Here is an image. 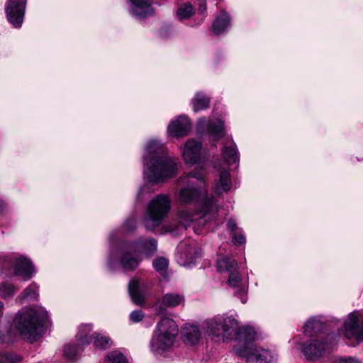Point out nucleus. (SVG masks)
<instances>
[{
	"instance_id": "obj_11",
	"label": "nucleus",
	"mask_w": 363,
	"mask_h": 363,
	"mask_svg": "<svg viewBox=\"0 0 363 363\" xmlns=\"http://www.w3.org/2000/svg\"><path fill=\"white\" fill-rule=\"evenodd\" d=\"M26 0H7L5 6V12L7 19L15 28H20L22 25Z\"/></svg>"
},
{
	"instance_id": "obj_1",
	"label": "nucleus",
	"mask_w": 363,
	"mask_h": 363,
	"mask_svg": "<svg viewBox=\"0 0 363 363\" xmlns=\"http://www.w3.org/2000/svg\"><path fill=\"white\" fill-rule=\"evenodd\" d=\"M143 161L144 177L150 183H163L166 179L176 175L177 161L168 155L164 145L157 140L147 142Z\"/></svg>"
},
{
	"instance_id": "obj_36",
	"label": "nucleus",
	"mask_w": 363,
	"mask_h": 363,
	"mask_svg": "<svg viewBox=\"0 0 363 363\" xmlns=\"http://www.w3.org/2000/svg\"><path fill=\"white\" fill-rule=\"evenodd\" d=\"M78 349L75 345L67 344L64 347V356L68 359H73L77 353Z\"/></svg>"
},
{
	"instance_id": "obj_23",
	"label": "nucleus",
	"mask_w": 363,
	"mask_h": 363,
	"mask_svg": "<svg viewBox=\"0 0 363 363\" xmlns=\"http://www.w3.org/2000/svg\"><path fill=\"white\" fill-rule=\"evenodd\" d=\"M177 250L181 257L185 258L188 262H192L199 256V253L196 244L194 241L181 242L177 247Z\"/></svg>"
},
{
	"instance_id": "obj_31",
	"label": "nucleus",
	"mask_w": 363,
	"mask_h": 363,
	"mask_svg": "<svg viewBox=\"0 0 363 363\" xmlns=\"http://www.w3.org/2000/svg\"><path fill=\"white\" fill-rule=\"evenodd\" d=\"M37 286L33 284L28 286L21 294L19 295L18 298L21 302L25 299L34 300L37 298Z\"/></svg>"
},
{
	"instance_id": "obj_2",
	"label": "nucleus",
	"mask_w": 363,
	"mask_h": 363,
	"mask_svg": "<svg viewBox=\"0 0 363 363\" xmlns=\"http://www.w3.org/2000/svg\"><path fill=\"white\" fill-rule=\"evenodd\" d=\"M303 333L309 339L301 344L297 339L292 340L293 349L301 350L307 359L315 361L333 348L335 336L323 332V323L318 318H311L305 323Z\"/></svg>"
},
{
	"instance_id": "obj_37",
	"label": "nucleus",
	"mask_w": 363,
	"mask_h": 363,
	"mask_svg": "<svg viewBox=\"0 0 363 363\" xmlns=\"http://www.w3.org/2000/svg\"><path fill=\"white\" fill-rule=\"evenodd\" d=\"M168 260L164 257H158L153 262V267L157 272L162 273L167 267Z\"/></svg>"
},
{
	"instance_id": "obj_45",
	"label": "nucleus",
	"mask_w": 363,
	"mask_h": 363,
	"mask_svg": "<svg viewBox=\"0 0 363 363\" xmlns=\"http://www.w3.org/2000/svg\"><path fill=\"white\" fill-rule=\"evenodd\" d=\"M108 265L111 267V268H113L114 267V264H113V258L111 256L109 257L108 258Z\"/></svg>"
},
{
	"instance_id": "obj_5",
	"label": "nucleus",
	"mask_w": 363,
	"mask_h": 363,
	"mask_svg": "<svg viewBox=\"0 0 363 363\" xmlns=\"http://www.w3.org/2000/svg\"><path fill=\"white\" fill-rule=\"evenodd\" d=\"M179 329L173 319L164 318L157 325L151 342V350L156 354H162L173 346Z\"/></svg>"
},
{
	"instance_id": "obj_22",
	"label": "nucleus",
	"mask_w": 363,
	"mask_h": 363,
	"mask_svg": "<svg viewBox=\"0 0 363 363\" xmlns=\"http://www.w3.org/2000/svg\"><path fill=\"white\" fill-rule=\"evenodd\" d=\"M182 335L184 342L187 345H194L199 342L201 338V331L198 326L185 324L182 328Z\"/></svg>"
},
{
	"instance_id": "obj_21",
	"label": "nucleus",
	"mask_w": 363,
	"mask_h": 363,
	"mask_svg": "<svg viewBox=\"0 0 363 363\" xmlns=\"http://www.w3.org/2000/svg\"><path fill=\"white\" fill-rule=\"evenodd\" d=\"M128 249L134 250L139 255L145 253L150 255L157 249V242L153 238H140L134 242H129Z\"/></svg>"
},
{
	"instance_id": "obj_40",
	"label": "nucleus",
	"mask_w": 363,
	"mask_h": 363,
	"mask_svg": "<svg viewBox=\"0 0 363 363\" xmlns=\"http://www.w3.org/2000/svg\"><path fill=\"white\" fill-rule=\"evenodd\" d=\"M232 236L235 244L242 245L245 242V238L243 235L242 230L240 229L238 230V231L234 232Z\"/></svg>"
},
{
	"instance_id": "obj_16",
	"label": "nucleus",
	"mask_w": 363,
	"mask_h": 363,
	"mask_svg": "<svg viewBox=\"0 0 363 363\" xmlns=\"http://www.w3.org/2000/svg\"><path fill=\"white\" fill-rule=\"evenodd\" d=\"M191 129L189 119L185 116H180L169 123L167 133L170 136L179 138L187 135Z\"/></svg>"
},
{
	"instance_id": "obj_33",
	"label": "nucleus",
	"mask_w": 363,
	"mask_h": 363,
	"mask_svg": "<svg viewBox=\"0 0 363 363\" xmlns=\"http://www.w3.org/2000/svg\"><path fill=\"white\" fill-rule=\"evenodd\" d=\"M177 16L180 20L189 18L193 13V8L190 4H185L177 10Z\"/></svg>"
},
{
	"instance_id": "obj_39",
	"label": "nucleus",
	"mask_w": 363,
	"mask_h": 363,
	"mask_svg": "<svg viewBox=\"0 0 363 363\" xmlns=\"http://www.w3.org/2000/svg\"><path fill=\"white\" fill-rule=\"evenodd\" d=\"M144 313L141 310H135L130 313L129 318L133 323H138L144 318Z\"/></svg>"
},
{
	"instance_id": "obj_8",
	"label": "nucleus",
	"mask_w": 363,
	"mask_h": 363,
	"mask_svg": "<svg viewBox=\"0 0 363 363\" xmlns=\"http://www.w3.org/2000/svg\"><path fill=\"white\" fill-rule=\"evenodd\" d=\"M204 174L202 172H190L187 177L189 179L187 184L182 188L179 192L178 201L181 204H189L201 199V207L205 199L212 198L216 202V200L213 196H207V190L201 186H196L195 184L191 179H195L201 183L203 182Z\"/></svg>"
},
{
	"instance_id": "obj_30",
	"label": "nucleus",
	"mask_w": 363,
	"mask_h": 363,
	"mask_svg": "<svg viewBox=\"0 0 363 363\" xmlns=\"http://www.w3.org/2000/svg\"><path fill=\"white\" fill-rule=\"evenodd\" d=\"M229 24V17L225 13H222L216 18L213 24V30L216 35L223 33Z\"/></svg>"
},
{
	"instance_id": "obj_27",
	"label": "nucleus",
	"mask_w": 363,
	"mask_h": 363,
	"mask_svg": "<svg viewBox=\"0 0 363 363\" xmlns=\"http://www.w3.org/2000/svg\"><path fill=\"white\" fill-rule=\"evenodd\" d=\"M184 301L182 295L176 293H167L162 298L161 305L167 308H174Z\"/></svg>"
},
{
	"instance_id": "obj_13",
	"label": "nucleus",
	"mask_w": 363,
	"mask_h": 363,
	"mask_svg": "<svg viewBox=\"0 0 363 363\" xmlns=\"http://www.w3.org/2000/svg\"><path fill=\"white\" fill-rule=\"evenodd\" d=\"M150 284L142 279L134 278L128 284V292L132 301L137 305L145 303V295Z\"/></svg>"
},
{
	"instance_id": "obj_29",
	"label": "nucleus",
	"mask_w": 363,
	"mask_h": 363,
	"mask_svg": "<svg viewBox=\"0 0 363 363\" xmlns=\"http://www.w3.org/2000/svg\"><path fill=\"white\" fill-rule=\"evenodd\" d=\"M222 155L228 164L235 163L239 159L238 150L234 143L229 146H224L222 150Z\"/></svg>"
},
{
	"instance_id": "obj_47",
	"label": "nucleus",
	"mask_w": 363,
	"mask_h": 363,
	"mask_svg": "<svg viewBox=\"0 0 363 363\" xmlns=\"http://www.w3.org/2000/svg\"><path fill=\"white\" fill-rule=\"evenodd\" d=\"M5 207L4 203L0 200V212H1Z\"/></svg>"
},
{
	"instance_id": "obj_12",
	"label": "nucleus",
	"mask_w": 363,
	"mask_h": 363,
	"mask_svg": "<svg viewBox=\"0 0 363 363\" xmlns=\"http://www.w3.org/2000/svg\"><path fill=\"white\" fill-rule=\"evenodd\" d=\"M129 242L123 243L119 249V264L125 272L133 271L135 269L141 259L139 254L134 250L128 249Z\"/></svg>"
},
{
	"instance_id": "obj_38",
	"label": "nucleus",
	"mask_w": 363,
	"mask_h": 363,
	"mask_svg": "<svg viewBox=\"0 0 363 363\" xmlns=\"http://www.w3.org/2000/svg\"><path fill=\"white\" fill-rule=\"evenodd\" d=\"M136 228V220L134 218H128L123 225V230L125 233H130Z\"/></svg>"
},
{
	"instance_id": "obj_28",
	"label": "nucleus",
	"mask_w": 363,
	"mask_h": 363,
	"mask_svg": "<svg viewBox=\"0 0 363 363\" xmlns=\"http://www.w3.org/2000/svg\"><path fill=\"white\" fill-rule=\"evenodd\" d=\"M209 98L201 92L196 93L191 100L193 110L195 112L208 108L209 107Z\"/></svg>"
},
{
	"instance_id": "obj_10",
	"label": "nucleus",
	"mask_w": 363,
	"mask_h": 363,
	"mask_svg": "<svg viewBox=\"0 0 363 363\" xmlns=\"http://www.w3.org/2000/svg\"><path fill=\"white\" fill-rule=\"evenodd\" d=\"M345 336L350 339L354 338L357 341H363V316L353 312L349 314L343 323Z\"/></svg>"
},
{
	"instance_id": "obj_34",
	"label": "nucleus",
	"mask_w": 363,
	"mask_h": 363,
	"mask_svg": "<svg viewBox=\"0 0 363 363\" xmlns=\"http://www.w3.org/2000/svg\"><path fill=\"white\" fill-rule=\"evenodd\" d=\"M16 291V289L11 284L3 283L0 285V296L4 298L13 296Z\"/></svg>"
},
{
	"instance_id": "obj_20",
	"label": "nucleus",
	"mask_w": 363,
	"mask_h": 363,
	"mask_svg": "<svg viewBox=\"0 0 363 363\" xmlns=\"http://www.w3.org/2000/svg\"><path fill=\"white\" fill-rule=\"evenodd\" d=\"M13 267L15 274L21 277L24 280H28L33 273V267L30 262L23 256L15 259Z\"/></svg>"
},
{
	"instance_id": "obj_42",
	"label": "nucleus",
	"mask_w": 363,
	"mask_h": 363,
	"mask_svg": "<svg viewBox=\"0 0 363 363\" xmlns=\"http://www.w3.org/2000/svg\"><path fill=\"white\" fill-rule=\"evenodd\" d=\"M199 4L198 11L199 14L203 15L206 11V0H197Z\"/></svg>"
},
{
	"instance_id": "obj_32",
	"label": "nucleus",
	"mask_w": 363,
	"mask_h": 363,
	"mask_svg": "<svg viewBox=\"0 0 363 363\" xmlns=\"http://www.w3.org/2000/svg\"><path fill=\"white\" fill-rule=\"evenodd\" d=\"M104 363H128L126 357L120 352L113 351L110 352Z\"/></svg>"
},
{
	"instance_id": "obj_19",
	"label": "nucleus",
	"mask_w": 363,
	"mask_h": 363,
	"mask_svg": "<svg viewBox=\"0 0 363 363\" xmlns=\"http://www.w3.org/2000/svg\"><path fill=\"white\" fill-rule=\"evenodd\" d=\"M233 333L235 335H231L229 340H238L242 343H247L255 340L257 338V333L254 328L249 326L239 327L238 323L236 321V327Z\"/></svg>"
},
{
	"instance_id": "obj_4",
	"label": "nucleus",
	"mask_w": 363,
	"mask_h": 363,
	"mask_svg": "<svg viewBox=\"0 0 363 363\" xmlns=\"http://www.w3.org/2000/svg\"><path fill=\"white\" fill-rule=\"evenodd\" d=\"M218 206L212 198H206L202 203V206L199 212L192 213L188 209L179 210L177 213L179 224L176 221L165 225L162 227V234L171 233L173 236H177L180 231L186 229L195 221H199V224L204 225L205 218H211L218 211Z\"/></svg>"
},
{
	"instance_id": "obj_43",
	"label": "nucleus",
	"mask_w": 363,
	"mask_h": 363,
	"mask_svg": "<svg viewBox=\"0 0 363 363\" xmlns=\"http://www.w3.org/2000/svg\"><path fill=\"white\" fill-rule=\"evenodd\" d=\"M340 363H360V362L355 358H342L340 360Z\"/></svg>"
},
{
	"instance_id": "obj_17",
	"label": "nucleus",
	"mask_w": 363,
	"mask_h": 363,
	"mask_svg": "<svg viewBox=\"0 0 363 363\" xmlns=\"http://www.w3.org/2000/svg\"><path fill=\"white\" fill-rule=\"evenodd\" d=\"M198 130L200 133L206 131L214 135L218 140L223 133V123L219 119L207 120L205 118H200L198 121Z\"/></svg>"
},
{
	"instance_id": "obj_48",
	"label": "nucleus",
	"mask_w": 363,
	"mask_h": 363,
	"mask_svg": "<svg viewBox=\"0 0 363 363\" xmlns=\"http://www.w3.org/2000/svg\"><path fill=\"white\" fill-rule=\"evenodd\" d=\"M3 307H4V304L1 301H0V318L1 317L2 315V309H3Z\"/></svg>"
},
{
	"instance_id": "obj_6",
	"label": "nucleus",
	"mask_w": 363,
	"mask_h": 363,
	"mask_svg": "<svg viewBox=\"0 0 363 363\" xmlns=\"http://www.w3.org/2000/svg\"><path fill=\"white\" fill-rule=\"evenodd\" d=\"M171 209V201L165 194L157 195L148 204L144 218L147 230H153L160 226Z\"/></svg>"
},
{
	"instance_id": "obj_26",
	"label": "nucleus",
	"mask_w": 363,
	"mask_h": 363,
	"mask_svg": "<svg viewBox=\"0 0 363 363\" xmlns=\"http://www.w3.org/2000/svg\"><path fill=\"white\" fill-rule=\"evenodd\" d=\"M216 267L219 272L230 274L236 271L238 263L235 259L225 257L218 259Z\"/></svg>"
},
{
	"instance_id": "obj_9",
	"label": "nucleus",
	"mask_w": 363,
	"mask_h": 363,
	"mask_svg": "<svg viewBox=\"0 0 363 363\" xmlns=\"http://www.w3.org/2000/svg\"><path fill=\"white\" fill-rule=\"evenodd\" d=\"M93 327L91 324L83 325L79 328L77 337L80 345L85 346L93 343L96 348L100 350H105L111 346L112 341L107 336L97 333L89 335Z\"/></svg>"
},
{
	"instance_id": "obj_18",
	"label": "nucleus",
	"mask_w": 363,
	"mask_h": 363,
	"mask_svg": "<svg viewBox=\"0 0 363 363\" xmlns=\"http://www.w3.org/2000/svg\"><path fill=\"white\" fill-rule=\"evenodd\" d=\"M201 151V143L193 139L187 140L182 152L184 161L186 163H196L200 158Z\"/></svg>"
},
{
	"instance_id": "obj_7",
	"label": "nucleus",
	"mask_w": 363,
	"mask_h": 363,
	"mask_svg": "<svg viewBox=\"0 0 363 363\" xmlns=\"http://www.w3.org/2000/svg\"><path fill=\"white\" fill-rule=\"evenodd\" d=\"M236 327V320L228 316L216 315L206 319L201 325L203 330L218 340H229Z\"/></svg>"
},
{
	"instance_id": "obj_15",
	"label": "nucleus",
	"mask_w": 363,
	"mask_h": 363,
	"mask_svg": "<svg viewBox=\"0 0 363 363\" xmlns=\"http://www.w3.org/2000/svg\"><path fill=\"white\" fill-rule=\"evenodd\" d=\"M130 13L139 19H144L154 14L152 0H128Z\"/></svg>"
},
{
	"instance_id": "obj_35",
	"label": "nucleus",
	"mask_w": 363,
	"mask_h": 363,
	"mask_svg": "<svg viewBox=\"0 0 363 363\" xmlns=\"http://www.w3.org/2000/svg\"><path fill=\"white\" fill-rule=\"evenodd\" d=\"M21 361L19 356L13 353L0 354V363H18Z\"/></svg>"
},
{
	"instance_id": "obj_46",
	"label": "nucleus",
	"mask_w": 363,
	"mask_h": 363,
	"mask_svg": "<svg viewBox=\"0 0 363 363\" xmlns=\"http://www.w3.org/2000/svg\"><path fill=\"white\" fill-rule=\"evenodd\" d=\"M0 340H1L2 342H6V343H9L10 342V339L7 337H0Z\"/></svg>"
},
{
	"instance_id": "obj_44",
	"label": "nucleus",
	"mask_w": 363,
	"mask_h": 363,
	"mask_svg": "<svg viewBox=\"0 0 363 363\" xmlns=\"http://www.w3.org/2000/svg\"><path fill=\"white\" fill-rule=\"evenodd\" d=\"M147 186H143V187L140 189V191H139V192H138V197H139V196H140V195H141L143 192L147 191Z\"/></svg>"
},
{
	"instance_id": "obj_3",
	"label": "nucleus",
	"mask_w": 363,
	"mask_h": 363,
	"mask_svg": "<svg viewBox=\"0 0 363 363\" xmlns=\"http://www.w3.org/2000/svg\"><path fill=\"white\" fill-rule=\"evenodd\" d=\"M48 318L47 311L41 307L22 309L16 315L13 324L20 334L33 342L42 337Z\"/></svg>"
},
{
	"instance_id": "obj_41",
	"label": "nucleus",
	"mask_w": 363,
	"mask_h": 363,
	"mask_svg": "<svg viewBox=\"0 0 363 363\" xmlns=\"http://www.w3.org/2000/svg\"><path fill=\"white\" fill-rule=\"evenodd\" d=\"M227 228H228V230H229V232L230 233L231 235H233L234 232L238 231V230H240L237 227V224H236L235 220H233L232 218H230L228 221V223H227Z\"/></svg>"
},
{
	"instance_id": "obj_25",
	"label": "nucleus",
	"mask_w": 363,
	"mask_h": 363,
	"mask_svg": "<svg viewBox=\"0 0 363 363\" xmlns=\"http://www.w3.org/2000/svg\"><path fill=\"white\" fill-rule=\"evenodd\" d=\"M232 186L230 172L228 169H222L219 173V179L213 185L215 192L221 194L223 191H228Z\"/></svg>"
},
{
	"instance_id": "obj_14",
	"label": "nucleus",
	"mask_w": 363,
	"mask_h": 363,
	"mask_svg": "<svg viewBox=\"0 0 363 363\" xmlns=\"http://www.w3.org/2000/svg\"><path fill=\"white\" fill-rule=\"evenodd\" d=\"M239 354L246 358L247 363H272L273 360L272 352L262 348H249Z\"/></svg>"
},
{
	"instance_id": "obj_24",
	"label": "nucleus",
	"mask_w": 363,
	"mask_h": 363,
	"mask_svg": "<svg viewBox=\"0 0 363 363\" xmlns=\"http://www.w3.org/2000/svg\"><path fill=\"white\" fill-rule=\"evenodd\" d=\"M241 281L242 278L238 269L235 272L228 274V281L229 285L232 287L237 288L235 294L240 298L241 302L245 303L247 301L246 291L244 287H240Z\"/></svg>"
}]
</instances>
